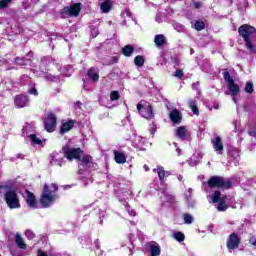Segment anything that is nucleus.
<instances>
[{
  "label": "nucleus",
  "mask_w": 256,
  "mask_h": 256,
  "mask_svg": "<svg viewBox=\"0 0 256 256\" xmlns=\"http://www.w3.org/2000/svg\"><path fill=\"white\" fill-rule=\"evenodd\" d=\"M59 191V186L57 184L52 183L51 185L44 184L43 193L40 196V204L44 209L51 206V203H55L57 201V192Z\"/></svg>",
  "instance_id": "f257e3e1"
},
{
  "label": "nucleus",
  "mask_w": 256,
  "mask_h": 256,
  "mask_svg": "<svg viewBox=\"0 0 256 256\" xmlns=\"http://www.w3.org/2000/svg\"><path fill=\"white\" fill-rule=\"evenodd\" d=\"M255 32V27L249 24H243L238 28V33L245 42L246 48L248 49L250 55H255L256 53V47L253 42H251V37L255 35Z\"/></svg>",
  "instance_id": "f03ea898"
},
{
  "label": "nucleus",
  "mask_w": 256,
  "mask_h": 256,
  "mask_svg": "<svg viewBox=\"0 0 256 256\" xmlns=\"http://www.w3.org/2000/svg\"><path fill=\"white\" fill-rule=\"evenodd\" d=\"M207 185L209 189H221L222 191H228L233 187V182L229 178H225L223 176H211Z\"/></svg>",
  "instance_id": "7ed1b4c3"
},
{
  "label": "nucleus",
  "mask_w": 256,
  "mask_h": 256,
  "mask_svg": "<svg viewBox=\"0 0 256 256\" xmlns=\"http://www.w3.org/2000/svg\"><path fill=\"white\" fill-rule=\"evenodd\" d=\"M4 201L9 209L21 208V200L19 198V194H17V190L15 189H9L4 193Z\"/></svg>",
  "instance_id": "20e7f679"
},
{
  "label": "nucleus",
  "mask_w": 256,
  "mask_h": 256,
  "mask_svg": "<svg viewBox=\"0 0 256 256\" xmlns=\"http://www.w3.org/2000/svg\"><path fill=\"white\" fill-rule=\"evenodd\" d=\"M137 111L141 117L147 119L148 121L151 119H155V112H153V105L146 101H140L137 104Z\"/></svg>",
  "instance_id": "39448f33"
},
{
  "label": "nucleus",
  "mask_w": 256,
  "mask_h": 256,
  "mask_svg": "<svg viewBox=\"0 0 256 256\" xmlns=\"http://www.w3.org/2000/svg\"><path fill=\"white\" fill-rule=\"evenodd\" d=\"M62 152L64 153V157L68 159V161H73V159H76V161H81V155H83V151L81 148H72L69 146V144H66L62 147Z\"/></svg>",
  "instance_id": "423d86ee"
},
{
  "label": "nucleus",
  "mask_w": 256,
  "mask_h": 256,
  "mask_svg": "<svg viewBox=\"0 0 256 256\" xmlns=\"http://www.w3.org/2000/svg\"><path fill=\"white\" fill-rule=\"evenodd\" d=\"M224 80L227 82L228 91H230L232 97H237L239 93H241V88H239V85L235 83V80L233 77H231V74L229 71L224 72Z\"/></svg>",
  "instance_id": "0eeeda50"
},
{
  "label": "nucleus",
  "mask_w": 256,
  "mask_h": 256,
  "mask_svg": "<svg viewBox=\"0 0 256 256\" xmlns=\"http://www.w3.org/2000/svg\"><path fill=\"white\" fill-rule=\"evenodd\" d=\"M81 13V3H74L70 7L65 6L61 11L62 17H79Z\"/></svg>",
  "instance_id": "6e6552de"
},
{
  "label": "nucleus",
  "mask_w": 256,
  "mask_h": 256,
  "mask_svg": "<svg viewBox=\"0 0 256 256\" xmlns=\"http://www.w3.org/2000/svg\"><path fill=\"white\" fill-rule=\"evenodd\" d=\"M44 129L47 133L55 132L57 129V116L53 112H49L43 122Z\"/></svg>",
  "instance_id": "1a4fd4ad"
},
{
  "label": "nucleus",
  "mask_w": 256,
  "mask_h": 256,
  "mask_svg": "<svg viewBox=\"0 0 256 256\" xmlns=\"http://www.w3.org/2000/svg\"><path fill=\"white\" fill-rule=\"evenodd\" d=\"M227 196L221 197V191L216 190L212 196V203H218V211H226L229 209V205L225 202Z\"/></svg>",
  "instance_id": "9d476101"
},
{
  "label": "nucleus",
  "mask_w": 256,
  "mask_h": 256,
  "mask_svg": "<svg viewBox=\"0 0 256 256\" xmlns=\"http://www.w3.org/2000/svg\"><path fill=\"white\" fill-rule=\"evenodd\" d=\"M240 243H241V240L239 239V235L233 232L227 238L226 247L228 251H235V249H239Z\"/></svg>",
  "instance_id": "9b49d317"
},
{
  "label": "nucleus",
  "mask_w": 256,
  "mask_h": 256,
  "mask_svg": "<svg viewBox=\"0 0 256 256\" xmlns=\"http://www.w3.org/2000/svg\"><path fill=\"white\" fill-rule=\"evenodd\" d=\"M14 104L18 109H23L29 105V96L25 94H18L14 98Z\"/></svg>",
  "instance_id": "f8f14e48"
},
{
  "label": "nucleus",
  "mask_w": 256,
  "mask_h": 256,
  "mask_svg": "<svg viewBox=\"0 0 256 256\" xmlns=\"http://www.w3.org/2000/svg\"><path fill=\"white\" fill-rule=\"evenodd\" d=\"M75 123L77 121L73 119H68L66 122H62V125L60 126L59 134L60 135H65V133H69L75 127Z\"/></svg>",
  "instance_id": "ddd939ff"
},
{
  "label": "nucleus",
  "mask_w": 256,
  "mask_h": 256,
  "mask_svg": "<svg viewBox=\"0 0 256 256\" xmlns=\"http://www.w3.org/2000/svg\"><path fill=\"white\" fill-rule=\"evenodd\" d=\"M51 65V57L45 56L41 59L39 65V71L42 75H47L49 72V66Z\"/></svg>",
  "instance_id": "4468645a"
},
{
  "label": "nucleus",
  "mask_w": 256,
  "mask_h": 256,
  "mask_svg": "<svg viewBox=\"0 0 256 256\" xmlns=\"http://www.w3.org/2000/svg\"><path fill=\"white\" fill-rule=\"evenodd\" d=\"M26 203L30 209H37V197H35V194L29 190H26Z\"/></svg>",
  "instance_id": "2eb2a0df"
},
{
  "label": "nucleus",
  "mask_w": 256,
  "mask_h": 256,
  "mask_svg": "<svg viewBox=\"0 0 256 256\" xmlns=\"http://www.w3.org/2000/svg\"><path fill=\"white\" fill-rule=\"evenodd\" d=\"M80 165L83 167V169H89L90 167H93L95 163H93V156L87 154L84 155L82 158L80 156Z\"/></svg>",
  "instance_id": "dca6fc26"
},
{
  "label": "nucleus",
  "mask_w": 256,
  "mask_h": 256,
  "mask_svg": "<svg viewBox=\"0 0 256 256\" xmlns=\"http://www.w3.org/2000/svg\"><path fill=\"white\" fill-rule=\"evenodd\" d=\"M169 119L172 121V123L179 125V123H181V121L183 120V115H181V112H179V110L175 108L170 112Z\"/></svg>",
  "instance_id": "f3484780"
},
{
  "label": "nucleus",
  "mask_w": 256,
  "mask_h": 256,
  "mask_svg": "<svg viewBox=\"0 0 256 256\" xmlns=\"http://www.w3.org/2000/svg\"><path fill=\"white\" fill-rule=\"evenodd\" d=\"M211 143L213 145V149L220 153V155H223V140L220 138V136H217L215 139H212Z\"/></svg>",
  "instance_id": "a211bd4d"
},
{
  "label": "nucleus",
  "mask_w": 256,
  "mask_h": 256,
  "mask_svg": "<svg viewBox=\"0 0 256 256\" xmlns=\"http://www.w3.org/2000/svg\"><path fill=\"white\" fill-rule=\"evenodd\" d=\"M114 161L118 163V165H123L127 163V156L125 153L114 150Z\"/></svg>",
  "instance_id": "6ab92c4d"
},
{
  "label": "nucleus",
  "mask_w": 256,
  "mask_h": 256,
  "mask_svg": "<svg viewBox=\"0 0 256 256\" xmlns=\"http://www.w3.org/2000/svg\"><path fill=\"white\" fill-rule=\"evenodd\" d=\"M100 9L102 13H109V11H113V2L111 0H105L100 4Z\"/></svg>",
  "instance_id": "aec40b11"
},
{
  "label": "nucleus",
  "mask_w": 256,
  "mask_h": 256,
  "mask_svg": "<svg viewBox=\"0 0 256 256\" xmlns=\"http://www.w3.org/2000/svg\"><path fill=\"white\" fill-rule=\"evenodd\" d=\"M176 137L181 141H185L187 139V128L185 126H180L176 130Z\"/></svg>",
  "instance_id": "412c9836"
},
{
  "label": "nucleus",
  "mask_w": 256,
  "mask_h": 256,
  "mask_svg": "<svg viewBox=\"0 0 256 256\" xmlns=\"http://www.w3.org/2000/svg\"><path fill=\"white\" fill-rule=\"evenodd\" d=\"M87 76L89 77V79H91V81H93L94 83H97V81H99V73H97V69L95 67H91L88 71H87Z\"/></svg>",
  "instance_id": "4be33fe9"
},
{
  "label": "nucleus",
  "mask_w": 256,
  "mask_h": 256,
  "mask_svg": "<svg viewBox=\"0 0 256 256\" xmlns=\"http://www.w3.org/2000/svg\"><path fill=\"white\" fill-rule=\"evenodd\" d=\"M153 172L157 173L160 183L165 181V168L163 166H157V169H153Z\"/></svg>",
  "instance_id": "5701e85b"
},
{
  "label": "nucleus",
  "mask_w": 256,
  "mask_h": 256,
  "mask_svg": "<svg viewBox=\"0 0 256 256\" xmlns=\"http://www.w3.org/2000/svg\"><path fill=\"white\" fill-rule=\"evenodd\" d=\"M148 247L150 249V255L151 256H159L161 255V247H159V245H155V244H148Z\"/></svg>",
  "instance_id": "b1692460"
},
{
  "label": "nucleus",
  "mask_w": 256,
  "mask_h": 256,
  "mask_svg": "<svg viewBox=\"0 0 256 256\" xmlns=\"http://www.w3.org/2000/svg\"><path fill=\"white\" fill-rule=\"evenodd\" d=\"M165 36L163 34H157L154 38V43L157 47H163L166 43Z\"/></svg>",
  "instance_id": "393cba45"
},
{
  "label": "nucleus",
  "mask_w": 256,
  "mask_h": 256,
  "mask_svg": "<svg viewBox=\"0 0 256 256\" xmlns=\"http://www.w3.org/2000/svg\"><path fill=\"white\" fill-rule=\"evenodd\" d=\"M133 53H135V48L131 45H126L122 48V55H124V57H131Z\"/></svg>",
  "instance_id": "a878e982"
},
{
  "label": "nucleus",
  "mask_w": 256,
  "mask_h": 256,
  "mask_svg": "<svg viewBox=\"0 0 256 256\" xmlns=\"http://www.w3.org/2000/svg\"><path fill=\"white\" fill-rule=\"evenodd\" d=\"M15 243L19 249H27V244H25V241H23V237H21L20 234H16Z\"/></svg>",
  "instance_id": "bb28decb"
},
{
  "label": "nucleus",
  "mask_w": 256,
  "mask_h": 256,
  "mask_svg": "<svg viewBox=\"0 0 256 256\" xmlns=\"http://www.w3.org/2000/svg\"><path fill=\"white\" fill-rule=\"evenodd\" d=\"M189 108L191 109V111L194 115H199V107L197 106L196 100L189 101Z\"/></svg>",
  "instance_id": "cd10ccee"
},
{
  "label": "nucleus",
  "mask_w": 256,
  "mask_h": 256,
  "mask_svg": "<svg viewBox=\"0 0 256 256\" xmlns=\"http://www.w3.org/2000/svg\"><path fill=\"white\" fill-rule=\"evenodd\" d=\"M134 64L136 67H143L145 65V57L138 55L134 58Z\"/></svg>",
  "instance_id": "c85d7f7f"
},
{
  "label": "nucleus",
  "mask_w": 256,
  "mask_h": 256,
  "mask_svg": "<svg viewBox=\"0 0 256 256\" xmlns=\"http://www.w3.org/2000/svg\"><path fill=\"white\" fill-rule=\"evenodd\" d=\"M194 29L196 31H203V29H205V22L203 20H197L194 23Z\"/></svg>",
  "instance_id": "c756f323"
},
{
  "label": "nucleus",
  "mask_w": 256,
  "mask_h": 256,
  "mask_svg": "<svg viewBox=\"0 0 256 256\" xmlns=\"http://www.w3.org/2000/svg\"><path fill=\"white\" fill-rule=\"evenodd\" d=\"M173 237L179 243H182V241H185V234H183V232H179V231L175 232Z\"/></svg>",
  "instance_id": "7c9ffc66"
},
{
  "label": "nucleus",
  "mask_w": 256,
  "mask_h": 256,
  "mask_svg": "<svg viewBox=\"0 0 256 256\" xmlns=\"http://www.w3.org/2000/svg\"><path fill=\"white\" fill-rule=\"evenodd\" d=\"M244 91H245V93H248L249 95H253V82H251V81L246 82Z\"/></svg>",
  "instance_id": "2f4dec72"
},
{
  "label": "nucleus",
  "mask_w": 256,
  "mask_h": 256,
  "mask_svg": "<svg viewBox=\"0 0 256 256\" xmlns=\"http://www.w3.org/2000/svg\"><path fill=\"white\" fill-rule=\"evenodd\" d=\"M14 63L23 67L27 65V60L25 59V57H16Z\"/></svg>",
  "instance_id": "473e14b6"
},
{
  "label": "nucleus",
  "mask_w": 256,
  "mask_h": 256,
  "mask_svg": "<svg viewBox=\"0 0 256 256\" xmlns=\"http://www.w3.org/2000/svg\"><path fill=\"white\" fill-rule=\"evenodd\" d=\"M183 219H184V223L186 225H191V223H193V217L191 216V214L184 213L183 214Z\"/></svg>",
  "instance_id": "72a5a7b5"
},
{
  "label": "nucleus",
  "mask_w": 256,
  "mask_h": 256,
  "mask_svg": "<svg viewBox=\"0 0 256 256\" xmlns=\"http://www.w3.org/2000/svg\"><path fill=\"white\" fill-rule=\"evenodd\" d=\"M30 139H31L32 143H35V145H43V141L41 139L37 138V135H35V134H31Z\"/></svg>",
  "instance_id": "f704fd0d"
},
{
  "label": "nucleus",
  "mask_w": 256,
  "mask_h": 256,
  "mask_svg": "<svg viewBox=\"0 0 256 256\" xmlns=\"http://www.w3.org/2000/svg\"><path fill=\"white\" fill-rule=\"evenodd\" d=\"M121 96L119 95V91H112L110 93V101H119V98Z\"/></svg>",
  "instance_id": "c9c22d12"
},
{
  "label": "nucleus",
  "mask_w": 256,
  "mask_h": 256,
  "mask_svg": "<svg viewBox=\"0 0 256 256\" xmlns=\"http://www.w3.org/2000/svg\"><path fill=\"white\" fill-rule=\"evenodd\" d=\"M9 3H13V0H0V9H7Z\"/></svg>",
  "instance_id": "e433bc0d"
},
{
  "label": "nucleus",
  "mask_w": 256,
  "mask_h": 256,
  "mask_svg": "<svg viewBox=\"0 0 256 256\" xmlns=\"http://www.w3.org/2000/svg\"><path fill=\"white\" fill-rule=\"evenodd\" d=\"M174 77H177V79H183V77H185V73H183V70L177 69L174 72Z\"/></svg>",
  "instance_id": "4c0bfd02"
},
{
  "label": "nucleus",
  "mask_w": 256,
  "mask_h": 256,
  "mask_svg": "<svg viewBox=\"0 0 256 256\" xmlns=\"http://www.w3.org/2000/svg\"><path fill=\"white\" fill-rule=\"evenodd\" d=\"M25 235H26V237H27L28 239H30V240L35 239V233H33V231H31V230H27V231L25 232Z\"/></svg>",
  "instance_id": "58836bf2"
},
{
  "label": "nucleus",
  "mask_w": 256,
  "mask_h": 256,
  "mask_svg": "<svg viewBox=\"0 0 256 256\" xmlns=\"http://www.w3.org/2000/svg\"><path fill=\"white\" fill-rule=\"evenodd\" d=\"M28 93L30 95H34V97H37L39 95V92L37 91V88H35V87L30 88Z\"/></svg>",
  "instance_id": "ea45409f"
},
{
  "label": "nucleus",
  "mask_w": 256,
  "mask_h": 256,
  "mask_svg": "<svg viewBox=\"0 0 256 256\" xmlns=\"http://www.w3.org/2000/svg\"><path fill=\"white\" fill-rule=\"evenodd\" d=\"M203 4L201 2H194V9H201Z\"/></svg>",
  "instance_id": "a19ab883"
},
{
  "label": "nucleus",
  "mask_w": 256,
  "mask_h": 256,
  "mask_svg": "<svg viewBox=\"0 0 256 256\" xmlns=\"http://www.w3.org/2000/svg\"><path fill=\"white\" fill-rule=\"evenodd\" d=\"M118 61H119V57L113 56L110 63H111V65H113L115 63H118Z\"/></svg>",
  "instance_id": "79ce46f5"
},
{
  "label": "nucleus",
  "mask_w": 256,
  "mask_h": 256,
  "mask_svg": "<svg viewBox=\"0 0 256 256\" xmlns=\"http://www.w3.org/2000/svg\"><path fill=\"white\" fill-rule=\"evenodd\" d=\"M37 256H47V253L43 252L41 249L38 250Z\"/></svg>",
  "instance_id": "37998d69"
},
{
  "label": "nucleus",
  "mask_w": 256,
  "mask_h": 256,
  "mask_svg": "<svg viewBox=\"0 0 256 256\" xmlns=\"http://www.w3.org/2000/svg\"><path fill=\"white\" fill-rule=\"evenodd\" d=\"M250 243H251V245H253L254 247L256 246V239H255V237H253V238L250 239Z\"/></svg>",
  "instance_id": "c03bdc74"
},
{
  "label": "nucleus",
  "mask_w": 256,
  "mask_h": 256,
  "mask_svg": "<svg viewBox=\"0 0 256 256\" xmlns=\"http://www.w3.org/2000/svg\"><path fill=\"white\" fill-rule=\"evenodd\" d=\"M85 168L84 169H79L78 170V175H85Z\"/></svg>",
  "instance_id": "a18cd8bd"
},
{
  "label": "nucleus",
  "mask_w": 256,
  "mask_h": 256,
  "mask_svg": "<svg viewBox=\"0 0 256 256\" xmlns=\"http://www.w3.org/2000/svg\"><path fill=\"white\" fill-rule=\"evenodd\" d=\"M156 132H157V129H156V128H151V129H150L151 135H155Z\"/></svg>",
  "instance_id": "49530a36"
},
{
  "label": "nucleus",
  "mask_w": 256,
  "mask_h": 256,
  "mask_svg": "<svg viewBox=\"0 0 256 256\" xmlns=\"http://www.w3.org/2000/svg\"><path fill=\"white\" fill-rule=\"evenodd\" d=\"M177 179H178V181H183V175L179 174V175L177 176Z\"/></svg>",
  "instance_id": "de8ad7c7"
},
{
  "label": "nucleus",
  "mask_w": 256,
  "mask_h": 256,
  "mask_svg": "<svg viewBox=\"0 0 256 256\" xmlns=\"http://www.w3.org/2000/svg\"><path fill=\"white\" fill-rule=\"evenodd\" d=\"M143 169H144L145 171H149V166H148L147 164H145V165L143 166Z\"/></svg>",
  "instance_id": "09e8293b"
},
{
  "label": "nucleus",
  "mask_w": 256,
  "mask_h": 256,
  "mask_svg": "<svg viewBox=\"0 0 256 256\" xmlns=\"http://www.w3.org/2000/svg\"><path fill=\"white\" fill-rule=\"evenodd\" d=\"M95 31H97L95 28H92V29H91L92 35H93L94 37H97V35L93 34V32H95Z\"/></svg>",
  "instance_id": "8fccbe9b"
},
{
  "label": "nucleus",
  "mask_w": 256,
  "mask_h": 256,
  "mask_svg": "<svg viewBox=\"0 0 256 256\" xmlns=\"http://www.w3.org/2000/svg\"><path fill=\"white\" fill-rule=\"evenodd\" d=\"M1 189H7V186H5V185H0V191H1Z\"/></svg>",
  "instance_id": "3c124183"
},
{
  "label": "nucleus",
  "mask_w": 256,
  "mask_h": 256,
  "mask_svg": "<svg viewBox=\"0 0 256 256\" xmlns=\"http://www.w3.org/2000/svg\"><path fill=\"white\" fill-rule=\"evenodd\" d=\"M76 105H82L81 101H77Z\"/></svg>",
  "instance_id": "603ef678"
},
{
  "label": "nucleus",
  "mask_w": 256,
  "mask_h": 256,
  "mask_svg": "<svg viewBox=\"0 0 256 256\" xmlns=\"http://www.w3.org/2000/svg\"><path fill=\"white\" fill-rule=\"evenodd\" d=\"M214 109H219V104L215 105Z\"/></svg>",
  "instance_id": "864d4df0"
},
{
  "label": "nucleus",
  "mask_w": 256,
  "mask_h": 256,
  "mask_svg": "<svg viewBox=\"0 0 256 256\" xmlns=\"http://www.w3.org/2000/svg\"><path fill=\"white\" fill-rule=\"evenodd\" d=\"M130 215H135V212H134V211H132V212L130 213Z\"/></svg>",
  "instance_id": "5fc2aeb1"
},
{
  "label": "nucleus",
  "mask_w": 256,
  "mask_h": 256,
  "mask_svg": "<svg viewBox=\"0 0 256 256\" xmlns=\"http://www.w3.org/2000/svg\"><path fill=\"white\" fill-rule=\"evenodd\" d=\"M174 63H176L177 65H179V63H177L176 61H174Z\"/></svg>",
  "instance_id": "6e6d98bb"
}]
</instances>
